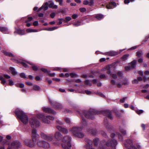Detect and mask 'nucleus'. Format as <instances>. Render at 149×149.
<instances>
[{"label": "nucleus", "mask_w": 149, "mask_h": 149, "mask_svg": "<svg viewBox=\"0 0 149 149\" xmlns=\"http://www.w3.org/2000/svg\"><path fill=\"white\" fill-rule=\"evenodd\" d=\"M81 115H83L86 118L92 119H93V115L94 114H102L108 117L110 119H112L113 118L111 112L108 110L99 111L95 109H91L88 111L83 110Z\"/></svg>", "instance_id": "nucleus-1"}, {"label": "nucleus", "mask_w": 149, "mask_h": 149, "mask_svg": "<svg viewBox=\"0 0 149 149\" xmlns=\"http://www.w3.org/2000/svg\"><path fill=\"white\" fill-rule=\"evenodd\" d=\"M32 141L30 139H26L24 140V143L25 145L31 148L34 147L36 146L35 143L39 138V135L37 134V131L33 129L32 132Z\"/></svg>", "instance_id": "nucleus-2"}, {"label": "nucleus", "mask_w": 149, "mask_h": 149, "mask_svg": "<svg viewBox=\"0 0 149 149\" xmlns=\"http://www.w3.org/2000/svg\"><path fill=\"white\" fill-rule=\"evenodd\" d=\"M15 113L18 118L24 124H26L28 122V118L27 116L22 111L18 109H16Z\"/></svg>", "instance_id": "nucleus-3"}, {"label": "nucleus", "mask_w": 149, "mask_h": 149, "mask_svg": "<svg viewBox=\"0 0 149 149\" xmlns=\"http://www.w3.org/2000/svg\"><path fill=\"white\" fill-rule=\"evenodd\" d=\"M71 137L68 136H66L64 137L62 140L64 143L62 144V146L64 149H71V145L70 144Z\"/></svg>", "instance_id": "nucleus-4"}, {"label": "nucleus", "mask_w": 149, "mask_h": 149, "mask_svg": "<svg viewBox=\"0 0 149 149\" xmlns=\"http://www.w3.org/2000/svg\"><path fill=\"white\" fill-rule=\"evenodd\" d=\"M39 138L37 141L36 144L39 147L48 148L50 147L49 143L47 142L44 140H40Z\"/></svg>", "instance_id": "nucleus-5"}, {"label": "nucleus", "mask_w": 149, "mask_h": 149, "mask_svg": "<svg viewBox=\"0 0 149 149\" xmlns=\"http://www.w3.org/2000/svg\"><path fill=\"white\" fill-rule=\"evenodd\" d=\"M40 135L42 139L49 141H51L53 139V136L51 134H46L43 132H41L40 133Z\"/></svg>", "instance_id": "nucleus-6"}, {"label": "nucleus", "mask_w": 149, "mask_h": 149, "mask_svg": "<svg viewBox=\"0 0 149 149\" xmlns=\"http://www.w3.org/2000/svg\"><path fill=\"white\" fill-rule=\"evenodd\" d=\"M30 123L31 127L33 128L38 127L40 124L38 120L35 118H31L30 120Z\"/></svg>", "instance_id": "nucleus-7"}, {"label": "nucleus", "mask_w": 149, "mask_h": 149, "mask_svg": "<svg viewBox=\"0 0 149 149\" xmlns=\"http://www.w3.org/2000/svg\"><path fill=\"white\" fill-rule=\"evenodd\" d=\"M124 145L127 149H136L132 144V141L130 139H127L125 141Z\"/></svg>", "instance_id": "nucleus-8"}, {"label": "nucleus", "mask_w": 149, "mask_h": 149, "mask_svg": "<svg viewBox=\"0 0 149 149\" xmlns=\"http://www.w3.org/2000/svg\"><path fill=\"white\" fill-rule=\"evenodd\" d=\"M81 129L80 127H73L72 128H70L69 131L73 135L75 136L77 133L81 131Z\"/></svg>", "instance_id": "nucleus-9"}, {"label": "nucleus", "mask_w": 149, "mask_h": 149, "mask_svg": "<svg viewBox=\"0 0 149 149\" xmlns=\"http://www.w3.org/2000/svg\"><path fill=\"white\" fill-rule=\"evenodd\" d=\"M137 61L136 60H134L132 61L130 63V66H126L125 67V70L129 71L131 69H132L136 67V64Z\"/></svg>", "instance_id": "nucleus-10"}, {"label": "nucleus", "mask_w": 149, "mask_h": 149, "mask_svg": "<svg viewBox=\"0 0 149 149\" xmlns=\"http://www.w3.org/2000/svg\"><path fill=\"white\" fill-rule=\"evenodd\" d=\"M106 144L107 146H111L112 147H114L117 144V142L115 139H113L111 141L109 140L106 143Z\"/></svg>", "instance_id": "nucleus-11"}, {"label": "nucleus", "mask_w": 149, "mask_h": 149, "mask_svg": "<svg viewBox=\"0 0 149 149\" xmlns=\"http://www.w3.org/2000/svg\"><path fill=\"white\" fill-rule=\"evenodd\" d=\"M43 111L45 113L55 114L56 112L49 107H44L42 108Z\"/></svg>", "instance_id": "nucleus-12"}, {"label": "nucleus", "mask_w": 149, "mask_h": 149, "mask_svg": "<svg viewBox=\"0 0 149 149\" xmlns=\"http://www.w3.org/2000/svg\"><path fill=\"white\" fill-rule=\"evenodd\" d=\"M11 147L14 148H20L22 146L20 143L18 141L13 142L11 143Z\"/></svg>", "instance_id": "nucleus-13"}, {"label": "nucleus", "mask_w": 149, "mask_h": 149, "mask_svg": "<svg viewBox=\"0 0 149 149\" xmlns=\"http://www.w3.org/2000/svg\"><path fill=\"white\" fill-rule=\"evenodd\" d=\"M119 53L115 51H110L104 53V54L110 56H113L117 55Z\"/></svg>", "instance_id": "nucleus-14"}, {"label": "nucleus", "mask_w": 149, "mask_h": 149, "mask_svg": "<svg viewBox=\"0 0 149 149\" xmlns=\"http://www.w3.org/2000/svg\"><path fill=\"white\" fill-rule=\"evenodd\" d=\"M56 127L59 131L62 132L64 134H67L68 132V130L66 128L59 126H57Z\"/></svg>", "instance_id": "nucleus-15"}, {"label": "nucleus", "mask_w": 149, "mask_h": 149, "mask_svg": "<svg viewBox=\"0 0 149 149\" xmlns=\"http://www.w3.org/2000/svg\"><path fill=\"white\" fill-rule=\"evenodd\" d=\"M55 138L58 141H60L62 138V135L59 132H56L54 134Z\"/></svg>", "instance_id": "nucleus-16"}, {"label": "nucleus", "mask_w": 149, "mask_h": 149, "mask_svg": "<svg viewBox=\"0 0 149 149\" xmlns=\"http://www.w3.org/2000/svg\"><path fill=\"white\" fill-rule=\"evenodd\" d=\"M85 141L87 143V147H88L89 149H94V148H92L93 143V141L92 140L88 139H85Z\"/></svg>", "instance_id": "nucleus-17"}, {"label": "nucleus", "mask_w": 149, "mask_h": 149, "mask_svg": "<svg viewBox=\"0 0 149 149\" xmlns=\"http://www.w3.org/2000/svg\"><path fill=\"white\" fill-rule=\"evenodd\" d=\"M82 121L81 123V126L82 128L87 129V123L86 120L83 118V117H81Z\"/></svg>", "instance_id": "nucleus-18"}, {"label": "nucleus", "mask_w": 149, "mask_h": 149, "mask_svg": "<svg viewBox=\"0 0 149 149\" xmlns=\"http://www.w3.org/2000/svg\"><path fill=\"white\" fill-rule=\"evenodd\" d=\"M1 52L2 53H3L5 55L10 57H14L15 58H16V57L15 56H14L12 53L7 52L6 51H4L3 50H2Z\"/></svg>", "instance_id": "nucleus-19"}, {"label": "nucleus", "mask_w": 149, "mask_h": 149, "mask_svg": "<svg viewBox=\"0 0 149 149\" xmlns=\"http://www.w3.org/2000/svg\"><path fill=\"white\" fill-rule=\"evenodd\" d=\"M51 105L55 109H60L62 108L60 103H52Z\"/></svg>", "instance_id": "nucleus-20"}, {"label": "nucleus", "mask_w": 149, "mask_h": 149, "mask_svg": "<svg viewBox=\"0 0 149 149\" xmlns=\"http://www.w3.org/2000/svg\"><path fill=\"white\" fill-rule=\"evenodd\" d=\"M8 31V29L7 28L0 26V31L3 33H6Z\"/></svg>", "instance_id": "nucleus-21"}, {"label": "nucleus", "mask_w": 149, "mask_h": 149, "mask_svg": "<svg viewBox=\"0 0 149 149\" xmlns=\"http://www.w3.org/2000/svg\"><path fill=\"white\" fill-rule=\"evenodd\" d=\"M26 62L27 63H28L30 65H32V68L33 70L37 71L38 70V67L36 65H34L33 63H30L28 61H26Z\"/></svg>", "instance_id": "nucleus-22"}, {"label": "nucleus", "mask_w": 149, "mask_h": 149, "mask_svg": "<svg viewBox=\"0 0 149 149\" xmlns=\"http://www.w3.org/2000/svg\"><path fill=\"white\" fill-rule=\"evenodd\" d=\"M112 67L111 65H109L107 66L105 68V69L108 70L107 71V73L108 74H110L111 73V71L110 70V69Z\"/></svg>", "instance_id": "nucleus-23"}, {"label": "nucleus", "mask_w": 149, "mask_h": 149, "mask_svg": "<svg viewBox=\"0 0 149 149\" xmlns=\"http://www.w3.org/2000/svg\"><path fill=\"white\" fill-rule=\"evenodd\" d=\"M10 70L11 71L12 74L13 75H16L17 74L14 68L12 67H10L9 68Z\"/></svg>", "instance_id": "nucleus-24"}, {"label": "nucleus", "mask_w": 149, "mask_h": 149, "mask_svg": "<svg viewBox=\"0 0 149 149\" xmlns=\"http://www.w3.org/2000/svg\"><path fill=\"white\" fill-rule=\"evenodd\" d=\"M87 131L88 132L91 133L93 135H95L97 133L96 130H93V129H91L90 130L87 129Z\"/></svg>", "instance_id": "nucleus-25"}, {"label": "nucleus", "mask_w": 149, "mask_h": 149, "mask_svg": "<svg viewBox=\"0 0 149 149\" xmlns=\"http://www.w3.org/2000/svg\"><path fill=\"white\" fill-rule=\"evenodd\" d=\"M143 53L142 51H138L136 53V56L140 58L142 56Z\"/></svg>", "instance_id": "nucleus-26"}, {"label": "nucleus", "mask_w": 149, "mask_h": 149, "mask_svg": "<svg viewBox=\"0 0 149 149\" xmlns=\"http://www.w3.org/2000/svg\"><path fill=\"white\" fill-rule=\"evenodd\" d=\"M26 32L28 33L31 32H36L38 31V30L36 29H28L26 30Z\"/></svg>", "instance_id": "nucleus-27"}, {"label": "nucleus", "mask_w": 149, "mask_h": 149, "mask_svg": "<svg viewBox=\"0 0 149 149\" xmlns=\"http://www.w3.org/2000/svg\"><path fill=\"white\" fill-rule=\"evenodd\" d=\"M82 24L81 22L79 21H77L73 23V25L74 26L77 27L81 25Z\"/></svg>", "instance_id": "nucleus-28"}, {"label": "nucleus", "mask_w": 149, "mask_h": 149, "mask_svg": "<svg viewBox=\"0 0 149 149\" xmlns=\"http://www.w3.org/2000/svg\"><path fill=\"white\" fill-rule=\"evenodd\" d=\"M84 136V135L83 133L81 132L80 131L75 136H77L79 138H81L83 137Z\"/></svg>", "instance_id": "nucleus-29"}, {"label": "nucleus", "mask_w": 149, "mask_h": 149, "mask_svg": "<svg viewBox=\"0 0 149 149\" xmlns=\"http://www.w3.org/2000/svg\"><path fill=\"white\" fill-rule=\"evenodd\" d=\"M95 17L98 19L100 20L104 17V16L102 14H98L95 15Z\"/></svg>", "instance_id": "nucleus-30"}, {"label": "nucleus", "mask_w": 149, "mask_h": 149, "mask_svg": "<svg viewBox=\"0 0 149 149\" xmlns=\"http://www.w3.org/2000/svg\"><path fill=\"white\" fill-rule=\"evenodd\" d=\"M37 116L38 118L39 119H41L42 120V119H43L45 116L44 114L42 113L38 114L37 115Z\"/></svg>", "instance_id": "nucleus-31"}, {"label": "nucleus", "mask_w": 149, "mask_h": 149, "mask_svg": "<svg viewBox=\"0 0 149 149\" xmlns=\"http://www.w3.org/2000/svg\"><path fill=\"white\" fill-rule=\"evenodd\" d=\"M48 118H46V116H45L43 119H42V121L44 123L47 124H50V122L48 120Z\"/></svg>", "instance_id": "nucleus-32"}, {"label": "nucleus", "mask_w": 149, "mask_h": 149, "mask_svg": "<svg viewBox=\"0 0 149 149\" xmlns=\"http://www.w3.org/2000/svg\"><path fill=\"white\" fill-rule=\"evenodd\" d=\"M17 33L21 35H23L25 34V31L23 30H21L20 29H19L17 31Z\"/></svg>", "instance_id": "nucleus-33"}, {"label": "nucleus", "mask_w": 149, "mask_h": 149, "mask_svg": "<svg viewBox=\"0 0 149 149\" xmlns=\"http://www.w3.org/2000/svg\"><path fill=\"white\" fill-rule=\"evenodd\" d=\"M33 89L36 91H38L40 89V88L38 86L35 85L33 86Z\"/></svg>", "instance_id": "nucleus-34"}, {"label": "nucleus", "mask_w": 149, "mask_h": 149, "mask_svg": "<svg viewBox=\"0 0 149 149\" xmlns=\"http://www.w3.org/2000/svg\"><path fill=\"white\" fill-rule=\"evenodd\" d=\"M94 145L97 146L99 142V139L97 138H95L93 141Z\"/></svg>", "instance_id": "nucleus-35"}, {"label": "nucleus", "mask_w": 149, "mask_h": 149, "mask_svg": "<svg viewBox=\"0 0 149 149\" xmlns=\"http://www.w3.org/2000/svg\"><path fill=\"white\" fill-rule=\"evenodd\" d=\"M48 3L47 2H46L42 6L43 7V8H44V10H46L48 9Z\"/></svg>", "instance_id": "nucleus-36"}, {"label": "nucleus", "mask_w": 149, "mask_h": 149, "mask_svg": "<svg viewBox=\"0 0 149 149\" xmlns=\"http://www.w3.org/2000/svg\"><path fill=\"white\" fill-rule=\"evenodd\" d=\"M120 132L123 134L124 135H126V131L124 129L120 128Z\"/></svg>", "instance_id": "nucleus-37"}, {"label": "nucleus", "mask_w": 149, "mask_h": 149, "mask_svg": "<svg viewBox=\"0 0 149 149\" xmlns=\"http://www.w3.org/2000/svg\"><path fill=\"white\" fill-rule=\"evenodd\" d=\"M26 61H22V62H20V63L21 64L23 65L25 68L28 67L27 65L25 63V62L27 63Z\"/></svg>", "instance_id": "nucleus-38"}, {"label": "nucleus", "mask_w": 149, "mask_h": 149, "mask_svg": "<svg viewBox=\"0 0 149 149\" xmlns=\"http://www.w3.org/2000/svg\"><path fill=\"white\" fill-rule=\"evenodd\" d=\"M129 56V55L128 54L125 55L122 57V59L123 61H125L127 59Z\"/></svg>", "instance_id": "nucleus-39"}, {"label": "nucleus", "mask_w": 149, "mask_h": 149, "mask_svg": "<svg viewBox=\"0 0 149 149\" xmlns=\"http://www.w3.org/2000/svg\"><path fill=\"white\" fill-rule=\"evenodd\" d=\"M49 3H48L49 7L50 8H52L54 4V3L52 1H49Z\"/></svg>", "instance_id": "nucleus-40"}, {"label": "nucleus", "mask_w": 149, "mask_h": 149, "mask_svg": "<svg viewBox=\"0 0 149 149\" xmlns=\"http://www.w3.org/2000/svg\"><path fill=\"white\" fill-rule=\"evenodd\" d=\"M106 120L105 119H104V124L106 128L107 129L110 128V126L109 125L108 123V122L107 121H105Z\"/></svg>", "instance_id": "nucleus-41"}, {"label": "nucleus", "mask_w": 149, "mask_h": 149, "mask_svg": "<svg viewBox=\"0 0 149 149\" xmlns=\"http://www.w3.org/2000/svg\"><path fill=\"white\" fill-rule=\"evenodd\" d=\"M71 19V18L70 17H65V19H64L63 22H68L70 21Z\"/></svg>", "instance_id": "nucleus-42"}, {"label": "nucleus", "mask_w": 149, "mask_h": 149, "mask_svg": "<svg viewBox=\"0 0 149 149\" xmlns=\"http://www.w3.org/2000/svg\"><path fill=\"white\" fill-rule=\"evenodd\" d=\"M0 80L1 81V83L3 84H4L6 82L5 79L2 76L0 77Z\"/></svg>", "instance_id": "nucleus-43"}, {"label": "nucleus", "mask_w": 149, "mask_h": 149, "mask_svg": "<svg viewBox=\"0 0 149 149\" xmlns=\"http://www.w3.org/2000/svg\"><path fill=\"white\" fill-rule=\"evenodd\" d=\"M84 83L85 84L87 85H88L90 86L92 85V84L90 83V81L88 80H86L85 81Z\"/></svg>", "instance_id": "nucleus-44"}, {"label": "nucleus", "mask_w": 149, "mask_h": 149, "mask_svg": "<svg viewBox=\"0 0 149 149\" xmlns=\"http://www.w3.org/2000/svg\"><path fill=\"white\" fill-rule=\"evenodd\" d=\"M135 111L137 114L140 115L143 113V111L142 110H136Z\"/></svg>", "instance_id": "nucleus-45"}, {"label": "nucleus", "mask_w": 149, "mask_h": 149, "mask_svg": "<svg viewBox=\"0 0 149 149\" xmlns=\"http://www.w3.org/2000/svg\"><path fill=\"white\" fill-rule=\"evenodd\" d=\"M57 28V27H54L52 28H49L48 29H47L46 30L49 31H52L56 29Z\"/></svg>", "instance_id": "nucleus-46"}, {"label": "nucleus", "mask_w": 149, "mask_h": 149, "mask_svg": "<svg viewBox=\"0 0 149 149\" xmlns=\"http://www.w3.org/2000/svg\"><path fill=\"white\" fill-rule=\"evenodd\" d=\"M63 0H55V1L57 2H58L60 5H63Z\"/></svg>", "instance_id": "nucleus-47"}, {"label": "nucleus", "mask_w": 149, "mask_h": 149, "mask_svg": "<svg viewBox=\"0 0 149 149\" xmlns=\"http://www.w3.org/2000/svg\"><path fill=\"white\" fill-rule=\"evenodd\" d=\"M46 118H48V119H49V120H53L54 119V117L51 116H46Z\"/></svg>", "instance_id": "nucleus-48"}, {"label": "nucleus", "mask_w": 149, "mask_h": 149, "mask_svg": "<svg viewBox=\"0 0 149 149\" xmlns=\"http://www.w3.org/2000/svg\"><path fill=\"white\" fill-rule=\"evenodd\" d=\"M89 6H91L94 5V0H89Z\"/></svg>", "instance_id": "nucleus-49"}, {"label": "nucleus", "mask_w": 149, "mask_h": 149, "mask_svg": "<svg viewBox=\"0 0 149 149\" xmlns=\"http://www.w3.org/2000/svg\"><path fill=\"white\" fill-rule=\"evenodd\" d=\"M19 75H20V77L22 78H26V77L25 76V74L24 73H21L19 74Z\"/></svg>", "instance_id": "nucleus-50"}, {"label": "nucleus", "mask_w": 149, "mask_h": 149, "mask_svg": "<svg viewBox=\"0 0 149 149\" xmlns=\"http://www.w3.org/2000/svg\"><path fill=\"white\" fill-rule=\"evenodd\" d=\"M114 7H113L110 4V3H109V4L107 6V8L108 9H112Z\"/></svg>", "instance_id": "nucleus-51"}, {"label": "nucleus", "mask_w": 149, "mask_h": 149, "mask_svg": "<svg viewBox=\"0 0 149 149\" xmlns=\"http://www.w3.org/2000/svg\"><path fill=\"white\" fill-rule=\"evenodd\" d=\"M133 84H136L138 83V80L137 79H134L132 81Z\"/></svg>", "instance_id": "nucleus-52"}, {"label": "nucleus", "mask_w": 149, "mask_h": 149, "mask_svg": "<svg viewBox=\"0 0 149 149\" xmlns=\"http://www.w3.org/2000/svg\"><path fill=\"white\" fill-rule=\"evenodd\" d=\"M111 77L112 78L114 79H116L117 78V75L115 74H112L111 75Z\"/></svg>", "instance_id": "nucleus-53"}, {"label": "nucleus", "mask_w": 149, "mask_h": 149, "mask_svg": "<svg viewBox=\"0 0 149 149\" xmlns=\"http://www.w3.org/2000/svg\"><path fill=\"white\" fill-rule=\"evenodd\" d=\"M64 120L67 123H70V120L68 118H65Z\"/></svg>", "instance_id": "nucleus-54"}, {"label": "nucleus", "mask_w": 149, "mask_h": 149, "mask_svg": "<svg viewBox=\"0 0 149 149\" xmlns=\"http://www.w3.org/2000/svg\"><path fill=\"white\" fill-rule=\"evenodd\" d=\"M123 73L122 72L119 71L117 73V75L119 77H121L123 75Z\"/></svg>", "instance_id": "nucleus-55"}, {"label": "nucleus", "mask_w": 149, "mask_h": 149, "mask_svg": "<svg viewBox=\"0 0 149 149\" xmlns=\"http://www.w3.org/2000/svg\"><path fill=\"white\" fill-rule=\"evenodd\" d=\"M58 20H59L58 23V24H61L62 23V21H63L64 19H59Z\"/></svg>", "instance_id": "nucleus-56"}, {"label": "nucleus", "mask_w": 149, "mask_h": 149, "mask_svg": "<svg viewBox=\"0 0 149 149\" xmlns=\"http://www.w3.org/2000/svg\"><path fill=\"white\" fill-rule=\"evenodd\" d=\"M100 77L101 79H105L106 77L104 74H102L100 76Z\"/></svg>", "instance_id": "nucleus-57"}, {"label": "nucleus", "mask_w": 149, "mask_h": 149, "mask_svg": "<svg viewBox=\"0 0 149 149\" xmlns=\"http://www.w3.org/2000/svg\"><path fill=\"white\" fill-rule=\"evenodd\" d=\"M8 81L9 82V84L10 85L12 86L14 84V82L11 79H9L8 80Z\"/></svg>", "instance_id": "nucleus-58"}, {"label": "nucleus", "mask_w": 149, "mask_h": 149, "mask_svg": "<svg viewBox=\"0 0 149 149\" xmlns=\"http://www.w3.org/2000/svg\"><path fill=\"white\" fill-rule=\"evenodd\" d=\"M79 10L81 12H84L86 11V10L85 8H79Z\"/></svg>", "instance_id": "nucleus-59"}, {"label": "nucleus", "mask_w": 149, "mask_h": 149, "mask_svg": "<svg viewBox=\"0 0 149 149\" xmlns=\"http://www.w3.org/2000/svg\"><path fill=\"white\" fill-rule=\"evenodd\" d=\"M127 99V97H123L122 99H121L120 100V102H124Z\"/></svg>", "instance_id": "nucleus-60"}, {"label": "nucleus", "mask_w": 149, "mask_h": 149, "mask_svg": "<svg viewBox=\"0 0 149 149\" xmlns=\"http://www.w3.org/2000/svg\"><path fill=\"white\" fill-rule=\"evenodd\" d=\"M83 4L85 5H89V2L88 0H85L83 1Z\"/></svg>", "instance_id": "nucleus-61"}, {"label": "nucleus", "mask_w": 149, "mask_h": 149, "mask_svg": "<svg viewBox=\"0 0 149 149\" xmlns=\"http://www.w3.org/2000/svg\"><path fill=\"white\" fill-rule=\"evenodd\" d=\"M118 138L119 139L120 141H121L123 140V137L120 134H119L118 135Z\"/></svg>", "instance_id": "nucleus-62"}, {"label": "nucleus", "mask_w": 149, "mask_h": 149, "mask_svg": "<svg viewBox=\"0 0 149 149\" xmlns=\"http://www.w3.org/2000/svg\"><path fill=\"white\" fill-rule=\"evenodd\" d=\"M33 25L34 26H37L38 25V21H35L33 23Z\"/></svg>", "instance_id": "nucleus-63"}, {"label": "nucleus", "mask_w": 149, "mask_h": 149, "mask_svg": "<svg viewBox=\"0 0 149 149\" xmlns=\"http://www.w3.org/2000/svg\"><path fill=\"white\" fill-rule=\"evenodd\" d=\"M3 76L6 79H9L10 78V76L7 74H4Z\"/></svg>", "instance_id": "nucleus-64"}]
</instances>
